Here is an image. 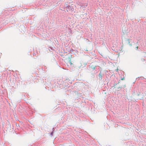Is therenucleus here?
<instances>
[{
  "instance_id": "6",
  "label": "nucleus",
  "mask_w": 146,
  "mask_h": 146,
  "mask_svg": "<svg viewBox=\"0 0 146 146\" xmlns=\"http://www.w3.org/2000/svg\"><path fill=\"white\" fill-rule=\"evenodd\" d=\"M69 63H70V64H72V63H71V62H70Z\"/></svg>"
},
{
  "instance_id": "4",
  "label": "nucleus",
  "mask_w": 146,
  "mask_h": 146,
  "mask_svg": "<svg viewBox=\"0 0 146 146\" xmlns=\"http://www.w3.org/2000/svg\"><path fill=\"white\" fill-rule=\"evenodd\" d=\"M53 131H52L51 133H50V135L51 137H52L53 136Z\"/></svg>"
},
{
  "instance_id": "7",
  "label": "nucleus",
  "mask_w": 146,
  "mask_h": 146,
  "mask_svg": "<svg viewBox=\"0 0 146 146\" xmlns=\"http://www.w3.org/2000/svg\"><path fill=\"white\" fill-rule=\"evenodd\" d=\"M66 80H67V81H66V82H67V80H68L67 79H66Z\"/></svg>"
},
{
  "instance_id": "2",
  "label": "nucleus",
  "mask_w": 146,
  "mask_h": 146,
  "mask_svg": "<svg viewBox=\"0 0 146 146\" xmlns=\"http://www.w3.org/2000/svg\"><path fill=\"white\" fill-rule=\"evenodd\" d=\"M101 71L100 72V73L98 74L99 79L100 80H101L102 79V77L103 76V75L101 74Z\"/></svg>"
},
{
  "instance_id": "10",
  "label": "nucleus",
  "mask_w": 146,
  "mask_h": 146,
  "mask_svg": "<svg viewBox=\"0 0 146 146\" xmlns=\"http://www.w3.org/2000/svg\"><path fill=\"white\" fill-rule=\"evenodd\" d=\"M52 129H54V128H52Z\"/></svg>"
},
{
  "instance_id": "5",
  "label": "nucleus",
  "mask_w": 146,
  "mask_h": 146,
  "mask_svg": "<svg viewBox=\"0 0 146 146\" xmlns=\"http://www.w3.org/2000/svg\"><path fill=\"white\" fill-rule=\"evenodd\" d=\"M124 79V77H123V78H121V80H123Z\"/></svg>"
},
{
  "instance_id": "9",
  "label": "nucleus",
  "mask_w": 146,
  "mask_h": 146,
  "mask_svg": "<svg viewBox=\"0 0 146 146\" xmlns=\"http://www.w3.org/2000/svg\"><path fill=\"white\" fill-rule=\"evenodd\" d=\"M125 85H124V87H125Z\"/></svg>"
},
{
  "instance_id": "3",
  "label": "nucleus",
  "mask_w": 146,
  "mask_h": 146,
  "mask_svg": "<svg viewBox=\"0 0 146 146\" xmlns=\"http://www.w3.org/2000/svg\"><path fill=\"white\" fill-rule=\"evenodd\" d=\"M122 88V86H119L117 88V91H119L121 90V88Z\"/></svg>"
},
{
  "instance_id": "1",
  "label": "nucleus",
  "mask_w": 146,
  "mask_h": 146,
  "mask_svg": "<svg viewBox=\"0 0 146 146\" xmlns=\"http://www.w3.org/2000/svg\"><path fill=\"white\" fill-rule=\"evenodd\" d=\"M66 7L67 8V11H72L73 9V7L72 6L68 5Z\"/></svg>"
},
{
  "instance_id": "8",
  "label": "nucleus",
  "mask_w": 146,
  "mask_h": 146,
  "mask_svg": "<svg viewBox=\"0 0 146 146\" xmlns=\"http://www.w3.org/2000/svg\"><path fill=\"white\" fill-rule=\"evenodd\" d=\"M136 48H137V49L138 48V47H137Z\"/></svg>"
}]
</instances>
